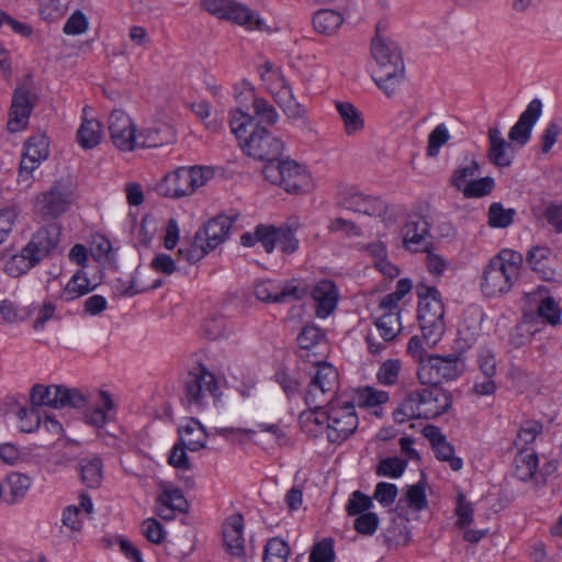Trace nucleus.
<instances>
[{
  "mask_svg": "<svg viewBox=\"0 0 562 562\" xmlns=\"http://www.w3.org/2000/svg\"><path fill=\"white\" fill-rule=\"evenodd\" d=\"M231 130L239 142L241 149L255 159L274 164L281 158L283 142L273 136L266 127L255 123V117L236 109L232 113Z\"/></svg>",
  "mask_w": 562,
  "mask_h": 562,
  "instance_id": "f257e3e1",
  "label": "nucleus"
},
{
  "mask_svg": "<svg viewBox=\"0 0 562 562\" xmlns=\"http://www.w3.org/2000/svg\"><path fill=\"white\" fill-rule=\"evenodd\" d=\"M526 310L515 327L514 339L517 345H525L540 330V324L558 326L561 324L562 311L548 289L539 285L535 291L525 293Z\"/></svg>",
  "mask_w": 562,
  "mask_h": 562,
  "instance_id": "f03ea898",
  "label": "nucleus"
},
{
  "mask_svg": "<svg viewBox=\"0 0 562 562\" xmlns=\"http://www.w3.org/2000/svg\"><path fill=\"white\" fill-rule=\"evenodd\" d=\"M380 23L376 25V35L371 42V55L378 64L375 83L384 93L391 97L404 76V61L397 44L380 36Z\"/></svg>",
  "mask_w": 562,
  "mask_h": 562,
  "instance_id": "7ed1b4c3",
  "label": "nucleus"
},
{
  "mask_svg": "<svg viewBox=\"0 0 562 562\" xmlns=\"http://www.w3.org/2000/svg\"><path fill=\"white\" fill-rule=\"evenodd\" d=\"M235 220L236 216L225 214H218L209 220L195 232L189 245L178 249V257L190 263L200 261L228 238Z\"/></svg>",
  "mask_w": 562,
  "mask_h": 562,
  "instance_id": "20e7f679",
  "label": "nucleus"
},
{
  "mask_svg": "<svg viewBox=\"0 0 562 562\" xmlns=\"http://www.w3.org/2000/svg\"><path fill=\"white\" fill-rule=\"evenodd\" d=\"M418 296L417 319L424 341L429 347L435 346L446 329L445 305L440 291L428 283H420L416 290Z\"/></svg>",
  "mask_w": 562,
  "mask_h": 562,
  "instance_id": "39448f33",
  "label": "nucleus"
},
{
  "mask_svg": "<svg viewBox=\"0 0 562 562\" xmlns=\"http://www.w3.org/2000/svg\"><path fill=\"white\" fill-rule=\"evenodd\" d=\"M262 173L268 181L282 187L289 193H305L313 187L306 166L291 159L280 158L274 164H265Z\"/></svg>",
  "mask_w": 562,
  "mask_h": 562,
  "instance_id": "423d86ee",
  "label": "nucleus"
},
{
  "mask_svg": "<svg viewBox=\"0 0 562 562\" xmlns=\"http://www.w3.org/2000/svg\"><path fill=\"white\" fill-rule=\"evenodd\" d=\"M211 177L210 168L199 166L180 167L165 176L164 180L157 186V191L166 198L188 196L198 188L204 186Z\"/></svg>",
  "mask_w": 562,
  "mask_h": 562,
  "instance_id": "0eeeda50",
  "label": "nucleus"
},
{
  "mask_svg": "<svg viewBox=\"0 0 562 562\" xmlns=\"http://www.w3.org/2000/svg\"><path fill=\"white\" fill-rule=\"evenodd\" d=\"M218 389L215 375L203 364L193 367L183 381V401L189 407L202 409Z\"/></svg>",
  "mask_w": 562,
  "mask_h": 562,
  "instance_id": "6e6552de",
  "label": "nucleus"
},
{
  "mask_svg": "<svg viewBox=\"0 0 562 562\" xmlns=\"http://www.w3.org/2000/svg\"><path fill=\"white\" fill-rule=\"evenodd\" d=\"M325 415L327 438L333 443L344 442L358 428L359 419L351 402L329 401Z\"/></svg>",
  "mask_w": 562,
  "mask_h": 562,
  "instance_id": "1a4fd4ad",
  "label": "nucleus"
},
{
  "mask_svg": "<svg viewBox=\"0 0 562 562\" xmlns=\"http://www.w3.org/2000/svg\"><path fill=\"white\" fill-rule=\"evenodd\" d=\"M203 10L210 14L232 23L245 26L248 30L263 31L265 21L255 16L251 9L235 0H203Z\"/></svg>",
  "mask_w": 562,
  "mask_h": 562,
  "instance_id": "9d476101",
  "label": "nucleus"
},
{
  "mask_svg": "<svg viewBox=\"0 0 562 562\" xmlns=\"http://www.w3.org/2000/svg\"><path fill=\"white\" fill-rule=\"evenodd\" d=\"M462 371L463 363L458 357L429 355L418 366L417 378L424 385H439L443 381L456 380Z\"/></svg>",
  "mask_w": 562,
  "mask_h": 562,
  "instance_id": "9b49d317",
  "label": "nucleus"
},
{
  "mask_svg": "<svg viewBox=\"0 0 562 562\" xmlns=\"http://www.w3.org/2000/svg\"><path fill=\"white\" fill-rule=\"evenodd\" d=\"M30 398L33 407H81L86 403V398L79 390L64 385L35 384L31 390Z\"/></svg>",
  "mask_w": 562,
  "mask_h": 562,
  "instance_id": "f8f14e48",
  "label": "nucleus"
},
{
  "mask_svg": "<svg viewBox=\"0 0 562 562\" xmlns=\"http://www.w3.org/2000/svg\"><path fill=\"white\" fill-rule=\"evenodd\" d=\"M317 370L313 375L305 395L308 407L321 408L329 403L338 389V371L327 362L315 360Z\"/></svg>",
  "mask_w": 562,
  "mask_h": 562,
  "instance_id": "ddd939ff",
  "label": "nucleus"
},
{
  "mask_svg": "<svg viewBox=\"0 0 562 562\" xmlns=\"http://www.w3.org/2000/svg\"><path fill=\"white\" fill-rule=\"evenodd\" d=\"M71 204V190L64 179L55 180L52 187L36 196L35 210L44 218H57Z\"/></svg>",
  "mask_w": 562,
  "mask_h": 562,
  "instance_id": "4468645a",
  "label": "nucleus"
},
{
  "mask_svg": "<svg viewBox=\"0 0 562 562\" xmlns=\"http://www.w3.org/2000/svg\"><path fill=\"white\" fill-rule=\"evenodd\" d=\"M524 257L512 249H503L493 257L483 270V280L504 278L505 281L518 279L522 270Z\"/></svg>",
  "mask_w": 562,
  "mask_h": 562,
  "instance_id": "2eb2a0df",
  "label": "nucleus"
},
{
  "mask_svg": "<svg viewBox=\"0 0 562 562\" xmlns=\"http://www.w3.org/2000/svg\"><path fill=\"white\" fill-rule=\"evenodd\" d=\"M526 261L541 281H559L562 278V262L548 247H531Z\"/></svg>",
  "mask_w": 562,
  "mask_h": 562,
  "instance_id": "dca6fc26",
  "label": "nucleus"
},
{
  "mask_svg": "<svg viewBox=\"0 0 562 562\" xmlns=\"http://www.w3.org/2000/svg\"><path fill=\"white\" fill-rule=\"evenodd\" d=\"M375 328L382 338V341L369 333L366 337L368 350L372 355L383 352L387 344L393 342L402 331L401 315L398 313H383L374 321Z\"/></svg>",
  "mask_w": 562,
  "mask_h": 562,
  "instance_id": "f3484780",
  "label": "nucleus"
},
{
  "mask_svg": "<svg viewBox=\"0 0 562 562\" xmlns=\"http://www.w3.org/2000/svg\"><path fill=\"white\" fill-rule=\"evenodd\" d=\"M223 540L226 551L235 559L246 561L254 555V548L246 546L244 538V518L239 514L229 516L223 525Z\"/></svg>",
  "mask_w": 562,
  "mask_h": 562,
  "instance_id": "a211bd4d",
  "label": "nucleus"
},
{
  "mask_svg": "<svg viewBox=\"0 0 562 562\" xmlns=\"http://www.w3.org/2000/svg\"><path fill=\"white\" fill-rule=\"evenodd\" d=\"M157 515L165 520H172L177 513H186L189 503L183 492L173 483L160 481L158 483Z\"/></svg>",
  "mask_w": 562,
  "mask_h": 562,
  "instance_id": "6ab92c4d",
  "label": "nucleus"
},
{
  "mask_svg": "<svg viewBox=\"0 0 562 562\" xmlns=\"http://www.w3.org/2000/svg\"><path fill=\"white\" fill-rule=\"evenodd\" d=\"M132 119L122 110H114L109 116V133L112 143L123 151L136 148L137 134Z\"/></svg>",
  "mask_w": 562,
  "mask_h": 562,
  "instance_id": "aec40b11",
  "label": "nucleus"
},
{
  "mask_svg": "<svg viewBox=\"0 0 562 562\" xmlns=\"http://www.w3.org/2000/svg\"><path fill=\"white\" fill-rule=\"evenodd\" d=\"M35 94L24 86L16 87L9 113L8 131L16 133L24 130L35 106Z\"/></svg>",
  "mask_w": 562,
  "mask_h": 562,
  "instance_id": "412c9836",
  "label": "nucleus"
},
{
  "mask_svg": "<svg viewBox=\"0 0 562 562\" xmlns=\"http://www.w3.org/2000/svg\"><path fill=\"white\" fill-rule=\"evenodd\" d=\"M61 227L57 223H50L37 229L32 239L25 246V254L38 262L46 257L59 243Z\"/></svg>",
  "mask_w": 562,
  "mask_h": 562,
  "instance_id": "4be33fe9",
  "label": "nucleus"
},
{
  "mask_svg": "<svg viewBox=\"0 0 562 562\" xmlns=\"http://www.w3.org/2000/svg\"><path fill=\"white\" fill-rule=\"evenodd\" d=\"M542 114V102L540 99H532L526 110L520 114L518 121L512 126L508 137L519 146H525L530 137L533 125Z\"/></svg>",
  "mask_w": 562,
  "mask_h": 562,
  "instance_id": "5701e85b",
  "label": "nucleus"
},
{
  "mask_svg": "<svg viewBox=\"0 0 562 562\" xmlns=\"http://www.w3.org/2000/svg\"><path fill=\"white\" fill-rule=\"evenodd\" d=\"M305 292V289L293 284L280 288L279 283H256L254 288L255 296L259 301L268 303H288L300 300Z\"/></svg>",
  "mask_w": 562,
  "mask_h": 562,
  "instance_id": "b1692460",
  "label": "nucleus"
},
{
  "mask_svg": "<svg viewBox=\"0 0 562 562\" xmlns=\"http://www.w3.org/2000/svg\"><path fill=\"white\" fill-rule=\"evenodd\" d=\"M424 418L432 419L445 414L452 405V395L440 385L420 390Z\"/></svg>",
  "mask_w": 562,
  "mask_h": 562,
  "instance_id": "393cba45",
  "label": "nucleus"
},
{
  "mask_svg": "<svg viewBox=\"0 0 562 562\" xmlns=\"http://www.w3.org/2000/svg\"><path fill=\"white\" fill-rule=\"evenodd\" d=\"M430 227L431 224L426 216L411 215L403 227L404 246L414 251H417L419 247L426 248V237L429 235Z\"/></svg>",
  "mask_w": 562,
  "mask_h": 562,
  "instance_id": "a878e982",
  "label": "nucleus"
},
{
  "mask_svg": "<svg viewBox=\"0 0 562 562\" xmlns=\"http://www.w3.org/2000/svg\"><path fill=\"white\" fill-rule=\"evenodd\" d=\"M69 260L80 267L69 279V281H102L105 276L103 271H98L93 268L91 254L88 252L86 246L76 244L69 250Z\"/></svg>",
  "mask_w": 562,
  "mask_h": 562,
  "instance_id": "bb28decb",
  "label": "nucleus"
},
{
  "mask_svg": "<svg viewBox=\"0 0 562 562\" xmlns=\"http://www.w3.org/2000/svg\"><path fill=\"white\" fill-rule=\"evenodd\" d=\"M315 314L319 318H327L337 308L339 291L335 283H316L311 292Z\"/></svg>",
  "mask_w": 562,
  "mask_h": 562,
  "instance_id": "cd10ccee",
  "label": "nucleus"
},
{
  "mask_svg": "<svg viewBox=\"0 0 562 562\" xmlns=\"http://www.w3.org/2000/svg\"><path fill=\"white\" fill-rule=\"evenodd\" d=\"M485 313L477 305H471L463 311L459 324L458 334L469 347H471L482 335V323Z\"/></svg>",
  "mask_w": 562,
  "mask_h": 562,
  "instance_id": "c85d7f7f",
  "label": "nucleus"
},
{
  "mask_svg": "<svg viewBox=\"0 0 562 562\" xmlns=\"http://www.w3.org/2000/svg\"><path fill=\"white\" fill-rule=\"evenodd\" d=\"M340 205L347 210L369 216H383L387 211V205L381 199L364 196L359 192L349 193L344 196Z\"/></svg>",
  "mask_w": 562,
  "mask_h": 562,
  "instance_id": "c756f323",
  "label": "nucleus"
},
{
  "mask_svg": "<svg viewBox=\"0 0 562 562\" xmlns=\"http://www.w3.org/2000/svg\"><path fill=\"white\" fill-rule=\"evenodd\" d=\"M490 148L487 158L496 167H509L514 159V151L510 143H507L498 128L488 130Z\"/></svg>",
  "mask_w": 562,
  "mask_h": 562,
  "instance_id": "7c9ffc66",
  "label": "nucleus"
},
{
  "mask_svg": "<svg viewBox=\"0 0 562 562\" xmlns=\"http://www.w3.org/2000/svg\"><path fill=\"white\" fill-rule=\"evenodd\" d=\"M420 390L409 391L393 411V420L396 424H404L412 419L424 418Z\"/></svg>",
  "mask_w": 562,
  "mask_h": 562,
  "instance_id": "2f4dec72",
  "label": "nucleus"
},
{
  "mask_svg": "<svg viewBox=\"0 0 562 562\" xmlns=\"http://www.w3.org/2000/svg\"><path fill=\"white\" fill-rule=\"evenodd\" d=\"M176 139L172 126L160 123L151 127L143 128L137 134L136 147L151 148L173 143Z\"/></svg>",
  "mask_w": 562,
  "mask_h": 562,
  "instance_id": "473e14b6",
  "label": "nucleus"
},
{
  "mask_svg": "<svg viewBox=\"0 0 562 562\" xmlns=\"http://www.w3.org/2000/svg\"><path fill=\"white\" fill-rule=\"evenodd\" d=\"M297 344L301 349L306 350L307 358L311 353L324 357L328 349L324 331L315 325H306L302 328L297 336Z\"/></svg>",
  "mask_w": 562,
  "mask_h": 562,
  "instance_id": "72a5a7b5",
  "label": "nucleus"
},
{
  "mask_svg": "<svg viewBox=\"0 0 562 562\" xmlns=\"http://www.w3.org/2000/svg\"><path fill=\"white\" fill-rule=\"evenodd\" d=\"M99 402L85 409V422L94 427H103L112 417L115 405L111 395L101 391L99 393Z\"/></svg>",
  "mask_w": 562,
  "mask_h": 562,
  "instance_id": "f704fd0d",
  "label": "nucleus"
},
{
  "mask_svg": "<svg viewBox=\"0 0 562 562\" xmlns=\"http://www.w3.org/2000/svg\"><path fill=\"white\" fill-rule=\"evenodd\" d=\"M179 440L190 451H199L206 447L207 435L196 419H190L179 428Z\"/></svg>",
  "mask_w": 562,
  "mask_h": 562,
  "instance_id": "c9c22d12",
  "label": "nucleus"
},
{
  "mask_svg": "<svg viewBox=\"0 0 562 562\" xmlns=\"http://www.w3.org/2000/svg\"><path fill=\"white\" fill-rule=\"evenodd\" d=\"M78 469L82 483L91 488L100 486L103 477V463L98 456L92 454L81 458Z\"/></svg>",
  "mask_w": 562,
  "mask_h": 562,
  "instance_id": "e433bc0d",
  "label": "nucleus"
},
{
  "mask_svg": "<svg viewBox=\"0 0 562 562\" xmlns=\"http://www.w3.org/2000/svg\"><path fill=\"white\" fill-rule=\"evenodd\" d=\"M345 19L339 11L331 9H321L313 15V25L317 33L326 36L336 34L342 25Z\"/></svg>",
  "mask_w": 562,
  "mask_h": 562,
  "instance_id": "4c0bfd02",
  "label": "nucleus"
},
{
  "mask_svg": "<svg viewBox=\"0 0 562 562\" xmlns=\"http://www.w3.org/2000/svg\"><path fill=\"white\" fill-rule=\"evenodd\" d=\"M76 137L81 148H94L101 143L103 137L102 124L94 119L83 120L77 131Z\"/></svg>",
  "mask_w": 562,
  "mask_h": 562,
  "instance_id": "58836bf2",
  "label": "nucleus"
},
{
  "mask_svg": "<svg viewBox=\"0 0 562 562\" xmlns=\"http://www.w3.org/2000/svg\"><path fill=\"white\" fill-rule=\"evenodd\" d=\"M91 256L93 268L99 272L103 271L106 266H112L114 261V254L112 252L110 240L103 236L95 237L91 246Z\"/></svg>",
  "mask_w": 562,
  "mask_h": 562,
  "instance_id": "ea45409f",
  "label": "nucleus"
},
{
  "mask_svg": "<svg viewBox=\"0 0 562 562\" xmlns=\"http://www.w3.org/2000/svg\"><path fill=\"white\" fill-rule=\"evenodd\" d=\"M514 475L520 481L532 479L538 469V457L533 451L520 450L515 457Z\"/></svg>",
  "mask_w": 562,
  "mask_h": 562,
  "instance_id": "a19ab883",
  "label": "nucleus"
},
{
  "mask_svg": "<svg viewBox=\"0 0 562 562\" xmlns=\"http://www.w3.org/2000/svg\"><path fill=\"white\" fill-rule=\"evenodd\" d=\"M336 109L344 122L348 135L356 134L363 130L364 121L361 112L349 102H336Z\"/></svg>",
  "mask_w": 562,
  "mask_h": 562,
  "instance_id": "79ce46f5",
  "label": "nucleus"
},
{
  "mask_svg": "<svg viewBox=\"0 0 562 562\" xmlns=\"http://www.w3.org/2000/svg\"><path fill=\"white\" fill-rule=\"evenodd\" d=\"M542 431V423L532 419L525 420L518 430L515 440L516 447H518L520 450H528V447L536 441Z\"/></svg>",
  "mask_w": 562,
  "mask_h": 562,
  "instance_id": "37998d69",
  "label": "nucleus"
},
{
  "mask_svg": "<svg viewBox=\"0 0 562 562\" xmlns=\"http://www.w3.org/2000/svg\"><path fill=\"white\" fill-rule=\"evenodd\" d=\"M37 262L36 259H32L30 254H25L24 247L20 254L12 256L5 261L3 270L11 278H19Z\"/></svg>",
  "mask_w": 562,
  "mask_h": 562,
  "instance_id": "c03bdc74",
  "label": "nucleus"
},
{
  "mask_svg": "<svg viewBox=\"0 0 562 562\" xmlns=\"http://www.w3.org/2000/svg\"><path fill=\"white\" fill-rule=\"evenodd\" d=\"M280 79L282 80L280 94H284L286 97V100L285 102L278 100V104L281 106V109L288 115V117L304 119L306 113L305 108L294 99L292 88L290 83L285 81L283 76H280Z\"/></svg>",
  "mask_w": 562,
  "mask_h": 562,
  "instance_id": "a18cd8bd",
  "label": "nucleus"
},
{
  "mask_svg": "<svg viewBox=\"0 0 562 562\" xmlns=\"http://www.w3.org/2000/svg\"><path fill=\"white\" fill-rule=\"evenodd\" d=\"M288 542L279 537L267 541L263 551V562H288L290 557Z\"/></svg>",
  "mask_w": 562,
  "mask_h": 562,
  "instance_id": "49530a36",
  "label": "nucleus"
},
{
  "mask_svg": "<svg viewBox=\"0 0 562 562\" xmlns=\"http://www.w3.org/2000/svg\"><path fill=\"white\" fill-rule=\"evenodd\" d=\"M9 497L11 503H15L25 497L31 487V479L22 473L12 472L7 476Z\"/></svg>",
  "mask_w": 562,
  "mask_h": 562,
  "instance_id": "de8ad7c7",
  "label": "nucleus"
},
{
  "mask_svg": "<svg viewBox=\"0 0 562 562\" xmlns=\"http://www.w3.org/2000/svg\"><path fill=\"white\" fill-rule=\"evenodd\" d=\"M389 400V392L373 386H366L357 391V401L361 407H378L387 403Z\"/></svg>",
  "mask_w": 562,
  "mask_h": 562,
  "instance_id": "09e8293b",
  "label": "nucleus"
},
{
  "mask_svg": "<svg viewBox=\"0 0 562 562\" xmlns=\"http://www.w3.org/2000/svg\"><path fill=\"white\" fill-rule=\"evenodd\" d=\"M402 371V362L398 359H387L381 363L376 371V380L385 386L397 384L400 373Z\"/></svg>",
  "mask_w": 562,
  "mask_h": 562,
  "instance_id": "8fccbe9b",
  "label": "nucleus"
},
{
  "mask_svg": "<svg viewBox=\"0 0 562 562\" xmlns=\"http://www.w3.org/2000/svg\"><path fill=\"white\" fill-rule=\"evenodd\" d=\"M480 173V164L472 157L469 165L457 168L450 179V184L458 191H462L472 178Z\"/></svg>",
  "mask_w": 562,
  "mask_h": 562,
  "instance_id": "3c124183",
  "label": "nucleus"
},
{
  "mask_svg": "<svg viewBox=\"0 0 562 562\" xmlns=\"http://www.w3.org/2000/svg\"><path fill=\"white\" fill-rule=\"evenodd\" d=\"M412 291L411 283H397V288L394 292L386 294L380 302V308L383 310L384 313H398L400 303L407 295H409Z\"/></svg>",
  "mask_w": 562,
  "mask_h": 562,
  "instance_id": "603ef678",
  "label": "nucleus"
},
{
  "mask_svg": "<svg viewBox=\"0 0 562 562\" xmlns=\"http://www.w3.org/2000/svg\"><path fill=\"white\" fill-rule=\"evenodd\" d=\"M494 178L487 176L480 179L470 180L461 192L467 199H479L488 195L494 190Z\"/></svg>",
  "mask_w": 562,
  "mask_h": 562,
  "instance_id": "864d4df0",
  "label": "nucleus"
},
{
  "mask_svg": "<svg viewBox=\"0 0 562 562\" xmlns=\"http://www.w3.org/2000/svg\"><path fill=\"white\" fill-rule=\"evenodd\" d=\"M515 214L514 209H504L502 203L494 202L488 209V225L496 228H506L513 223Z\"/></svg>",
  "mask_w": 562,
  "mask_h": 562,
  "instance_id": "5fc2aeb1",
  "label": "nucleus"
},
{
  "mask_svg": "<svg viewBox=\"0 0 562 562\" xmlns=\"http://www.w3.org/2000/svg\"><path fill=\"white\" fill-rule=\"evenodd\" d=\"M255 123H266L268 125H274L279 119V115L267 100L262 98H255L254 102Z\"/></svg>",
  "mask_w": 562,
  "mask_h": 562,
  "instance_id": "6e6d98bb",
  "label": "nucleus"
},
{
  "mask_svg": "<svg viewBox=\"0 0 562 562\" xmlns=\"http://www.w3.org/2000/svg\"><path fill=\"white\" fill-rule=\"evenodd\" d=\"M280 226L259 224L256 226L257 240L266 252L271 254L277 245Z\"/></svg>",
  "mask_w": 562,
  "mask_h": 562,
  "instance_id": "4d7b16f0",
  "label": "nucleus"
},
{
  "mask_svg": "<svg viewBox=\"0 0 562 562\" xmlns=\"http://www.w3.org/2000/svg\"><path fill=\"white\" fill-rule=\"evenodd\" d=\"M19 428L23 432H32L41 427V418L35 407H21L16 412Z\"/></svg>",
  "mask_w": 562,
  "mask_h": 562,
  "instance_id": "13d9d810",
  "label": "nucleus"
},
{
  "mask_svg": "<svg viewBox=\"0 0 562 562\" xmlns=\"http://www.w3.org/2000/svg\"><path fill=\"white\" fill-rule=\"evenodd\" d=\"M406 465V461L401 458H386L380 461L376 468V474L379 476L397 479L404 473Z\"/></svg>",
  "mask_w": 562,
  "mask_h": 562,
  "instance_id": "bf43d9fd",
  "label": "nucleus"
},
{
  "mask_svg": "<svg viewBox=\"0 0 562 562\" xmlns=\"http://www.w3.org/2000/svg\"><path fill=\"white\" fill-rule=\"evenodd\" d=\"M450 138L447 126L441 123L437 125L428 136L427 155L436 157L439 154L440 147L446 144Z\"/></svg>",
  "mask_w": 562,
  "mask_h": 562,
  "instance_id": "052dcab7",
  "label": "nucleus"
},
{
  "mask_svg": "<svg viewBox=\"0 0 562 562\" xmlns=\"http://www.w3.org/2000/svg\"><path fill=\"white\" fill-rule=\"evenodd\" d=\"M142 535L151 543L160 544L166 539L162 525L155 518H147L140 524Z\"/></svg>",
  "mask_w": 562,
  "mask_h": 562,
  "instance_id": "680f3d73",
  "label": "nucleus"
},
{
  "mask_svg": "<svg viewBox=\"0 0 562 562\" xmlns=\"http://www.w3.org/2000/svg\"><path fill=\"white\" fill-rule=\"evenodd\" d=\"M24 148V154L35 156V158H40L42 160H45L49 155L48 139L45 135H35L30 137L26 140Z\"/></svg>",
  "mask_w": 562,
  "mask_h": 562,
  "instance_id": "e2e57ef3",
  "label": "nucleus"
},
{
  "mask_svg": "<svg viewBox=\"0 0 562 562\" xmlns=\"http://www.w3.org/2000/svg\"><path fill=\"white\" fill-rule=\"evenodd\" d=\"M373 506L372 498L364 495L360 491H356L351 494L346 505L347 513L350 516H360Z\"/></svg>",
  "mask_w": 562,
  "mask_h": 562,
  "instance_id": "0e129e2a",
  "label": "nucleus"
},
{
  "mask_svg": "<svg viewBox=\"0 0 562 562\" xmlns=\"http://www.w3.org/2000/svg\"><path fill=\"white\" fill-rule=\"evenodd\" d=\"M295 229L296 227H290L288 224L280 226L277 244L280 245L282 252L285 255L294 254L299 248V239L294 234Z\"/></svg>",
  "mask_w": 562,
  "mask_h": 562,
  "instance_id": "69168bd1",
  "label": "nucleus"
},
{
  "mask_svg": "<svg viewBox=\"0 0 562 562\" xmlns=\"http://www.w3.org/2000/svg\"><path fill=\"white\" fill-rule=\"evenodd\" d=\"M434 450L437 459L448 462L453 471H459L462 469V459L454 456V448L447 441V439L441 441V443H439L437 447H434Z\"/></svg>",
  "mask_w": 562,
  "mask_h": 562,
  "instance_id": "338daca9",
  "label": "nucleus"
},
{
  "mask_svg": "<svg viewBox=\"0 0 562 562\" xmlns=\"http://www.w3.org/2000/svg\"><path fill=\"white\" fill-rule=\"evenodd\" d=\"M334 559L335 552L330 539H324L316 543L310 555V562H334Z\"/></svg>",
  "mask_w": 562,
  "mask_h": 562,
  "instance_id": "774afa93",
  "label": "nucleus"
}]
</instances>
